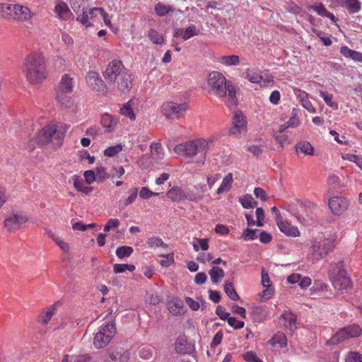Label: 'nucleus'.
Returning a JSON list of instances; mask_svg holds the SVG:
<instances>
[{"label": "nucleus", "mask_w": 362, "mask_h": 362, "mask_svg": "<svg viewBox=\"0 0 362 362\" xmlns=\"http://www.w3.org/2000/svg\"><path fill=\"white\" fill-rule=\"evenodd\" d=\"M206 90L209 94L224 98L227 105H236V91L232 82L218 71H212L208 76Z\"/></svg>", "instance_id": "obj_1"}, {"label": "nucleus", "mask_w": 362, "mask_h": 362, "mask_svg": "<svg viewBox=\"0 0 362 362\" xmlns=\"http://www.w3.org/2000/svg\"><path fill=\"white\" fill-rule=\"evenodd\" d=\"M69 127L62 122H51L45 125L35 134L33 139L38 146H47L57 148L62 146Z\"/></svg>", "instance_id": "obj_2"}, {"label": "nucleus", "mask_w": 362, "mask_h": 362, "mask_svg": "<svg viewBox=\"0 0 362 362\" xmlns=\"http://www.w3.org/2000/svg\"><path fill=\"white\" fill-rule=\"evenodd\" d=\"M23 71L26 79L31 83H37L46 78L44 57L37 52H33L25 59Z\"/></svg>", "instance_id": "obj_3"}, {"label": "nucleus", "mask_w": 362, "mask_h": 362, "mask_svg": "<svg viewBox=\"0 0 362 362\" xmlns=\"http://www.w3.org/2000/svg\"><path fill=\"white\" fill-rule=\"evenodd\" d=\"M73 79L68 74H64L59 83L56 93V99L62 107L63 110L68 112L81 111L78 105H74L73 100L66 94L73 90Z\"/></svg>", "instance_id": "obj_4"}, {"label": "nucleus", "mask_w": 362, "mask_h": 362, "mask_svg": "<svg viewBox=\"0 0 362 362\" xmlns=\"http://www.w3.org/2000/svg\"><path fill=\"white\" fill-rule=\"evenodd\" d=\"M328 276L333 286L338 290L351 287V281L344 268L343 262H332L328 269Z\"/></svg>", "instance_id": "obj_5"}, {"label": "nucleus", "mask_w": 362, "mask_h": 362, "mask_svg": "<svg viewBox=\"0 0 362 362\" xmlns=\"http://www.w3.org/2000/svg\"><path fill=\"white\" fill-rule=\"evenodd\" d=\"M310 255L313 261L324 259L335 247L334 240L330 238L320 236L312 239L310 242Z\"/></svg>", "instance_id": "obj_6"}, {"label": "nucleus", "mask_w": 362, "mask_h": 362, "mask_svg": "<svg viewBox=\"0 0 362 362\" xmlns=\"http://www.w3.org/2000/svg\"><path fill=\"white\" fill-rule=\"evenodd\" d=\"M207 146L208 142L206 140L196 139L176 145L174 151L177 154L183 156H192L198 153H202L203 155L202 162L204 163Z\"/></svg>", "instance_id": "obj_7"}, {"label": "nucleus", "mask_w": 362, "mask_h": 362, "mask_svg": "<svg viewBox=\"0 0 362 362\" xmlns=\"http://www.w3.org/2000/svg\"><path fill=\"white\" fill-rule=\"evenodd\" d=\"M116 332L115 324L110 322L100 327L99 331L95 334L93 344L98 349L105 346L110 342Z\"/></svg>", "instance_id": "obj_8"}, {"label": "nucleus", "mask_w": 362, "mask_h": 362, "mask_svg": "<svg viewBox=\"0 0 362 362\" xmlns=\"http://www.w3.org/2000/svg\"><path fill=\"white\" fill-rule=\"evenodd\" d=\"M361 328L356 325H352L345 327L338 331L332 338V343H341L349 338L358 337L361 334Z\"/></svg>", "instance_id": "obj_9"}, {"label": "nucleus", "mask_w": 362, "mask_h": 362, "mask_svg": "<svg viewBox=\"0 0 362 362\" xmlns=\"http://www.w3.org/2000/svg\"><path fill=\"white\" fill-rule=\"evenodd\" d=\"M127 70L121 60L114 59L107 65L103 76L107 83H115L117 77Z\"/></svg>", "instance_id": "obj_10"}, {"label": "nucleus", "mask_w": 362, "mask_h": 362, "mask_svg": "<svg viewBox=\"0 0 362 362\" xmlns=\"http://www.w3.org/2000/svg\"><path fill=\"white\" fill-rule=\"evenodd\" d=\"M28 218L23 214H11L4 220V226L10 232H14L25 223Z\"/></svg>", "instance_id": "obj_11"}, {"label": "nucleus", "mask_w": 362, "mask_h": 362, "mask_svg": "<svg viewBox=\"0 0 362 362\" xmlns=\"http://www.w3.org/2000/svg\"><path fill=\"white\" fill-rule=\"evenodd\" d=\"M349 200L341 197H332L329 201V207L332 212L337 216L343 214L349 207Z\"/></svg>", "instance_id": "obj_12"}, {"label": "nucleus", "mask_w": 362, "mask_h": 362, "mask_svg": "<svg viewBox=\"0 0 362 362\" xmlns=\"http://www.w3.org/2000/svg\"><path fill=\"white\" fill-rule=\"evenodd\" d=\"M11 18L18 21H28L32 18L33 13L30 10L20 4H11Z\"/></svg>", "instance_id": "obj_13"}, {"label": "nucleus", "mask_w": 362, "mask_h": 362, "mask_svg": "<svg viewBox=\"0 0 362 362\" xmlns=\"http://www.w3.org/2000/svg\"><path fill=\"white\" fill-rule=\"evenodd\" d=\"M86 81L92 89L98 92L104 93L107 91V86L97 72H89L86 76Z\"/></svg>", "instance_id": "obj_14"}, {"label": "nucleus", "mask_w": 362, "mask_h": 362, "mask_svg": "<svg viewBox=\"0 0 362 362\" xmlns=\"http://www.w3.org/2000/svg\"><path fill=\"white\" fill-rule=\"evenodd\" d=\"M114 84H117L118 89L121 92H129L132 87V78L130 71L128 69L122 71V74L117 77Z\"/></svg>", "instance_id": "obj_15"}, {"label": "nucleus", "mask_w": 362, "mask_h": 362, "mask_svg": "<svg viewBox=\"0 0 362 362\" xmlns=\"http://www.w3.org/2000/svg\"><path fill=\"white\" fill-rule=\"evenodd\" d=\"M247 119L245 115H234L232 118V126L229 132L237 135L247 130Z\"/></svg>", "instance_id": "obj_16"}, {"label": "nucleus", "mask_w": 362, "mask_h": 362, "mask_svg": "<svg viewBox=\"0 0 362 362\" xmlns=\"http://www.w3.org/2000/svg\"><path fill=\"white\" fill-rule=\"evenodd\" d=\"M276 224L279 230L286 236L296 238L300 235V233L298 227L291 225L288 221L284 219L278 221Z\"/></svg>", "instance_id": "obj_17"}, {"label": "nucleus", "mask_w": 362, "mask_h": 362, "mask_svg": "<svg viewBox=\"0 0 362 362\" xmlns=\"http://www.w3.org/2000/svg\"><path fill=\"white\" fill-rule=\"evenodd\" d=\"M130 356L129 350L122 347H117L109 354V358L113 362H127Z\"/></svg>", "instance_id": "obj_18"}, {"label": "nucleus", "mask_w": 362, "mask_h": 362, "mask_svg": "<svg viewBox=\"0 0 362 362\" xmlns=\"http://www.w3.org/2000/svg\"><path fill=\"white\" fill-rule=\"evenodd\" d=\"M100 122L105 128V132H113L119 122V118L117 115H102Z\"/></svg>", "instance_id": "obj_19"}, {"label": "nucleus", "mask_w": 362, "mask_h": 362, "mask_svg": "<svg viewBox=\"0 0 362 362\" xmlns=\"http://www.w3.org/2000/svg\"><path fill=\"white\" fill-rule=\"evenodd\" d=\"M279 320L285 329L293 332L296 328V316L291 311H285Z\"/></svg>", "instance_id": "obj_20"}, {"label": "nucleus", "mask_w": 362, "mask_h": 362, "mask_svg": "<svg viewBox=\"0 0 362 362\" xmlns=\"http://www.w3.org/2000/svg\"><path fill=\"white\" fill-rule=\"evenodd\" d=\"M143 111L142 105L137 98H132L120 107L119 113H137Z\"/></svg>", "instance_id": "obj_21"}, {"label": "nucleus", "mask_w": 362, "mask_h": 362, "mask_svg": "<svg viewBox=\"0 0 362 362\" xmlns=\"http://www.w3.org/2000/svg\"><path fill=\"white\" fill-rule=\"evenodd\" d=\"M186 103L177 104L173 102H167L161 106L162 113H180L188 110Z\"/></svg>", "instance_id": "obj_22"}, {"label": "nucleus", "mask_w": 362, "mask_h": 362, "mask_svg": "<svg viewBox=\"0 0 362 362\" xmlns=\"http://www.w3.org/2000/svg\"><path fill=\"white\" fill-rule=\"evenodd\" d=\"M246 78L248 79L250 82L254 83H263L264 86L272 81V77L269 76L266 74L262 75L259 72H255L248 70L246 73Z\"/></svg>", "instance_id": "obj_23"}, {"label": "nucleus", "mask_w": 362, "mask_h": 362, "mask_svg": "<svg viewBox=\"0 0 362 362\" xmlns=\"http://www.w3.org/2000/svg\"><path fill=\"white\" fill-rule=\"evenodd\" d=\"M282 120L285 122L279 127L280 133H283L288 128L297 127L300 124V120L297 115H287Z\"/></svg>", "instance_id": "obj_24"}, {"label": "nucleus", "mask_w": 362, "mask_h": 362, "mask_svg": "<svg viewBox=\"0 0 362 362\" xmlns=\"http://www.w3.org/2000/svg\"><path fill=\"white\" fill-rule=\"evenodd\" d=\"M294 93L299 98L301 105L310 112H315V109L313 107L311 102L308 98V94L300 90V89H294Z\"/></svg>", "instance_id": "obj_25"}, {"label": "nucleus", "mask_w": 362, "mask_h": 362, "mask_svg": "<svg viewBox=\"0 0 362 362\" xmlns=\"http://www.w3.org/2000/svg\"><path fill=\"white\" fill-rule=\"evenodd\" d=\"M74 180V187L75 189L85 194H89L93 190V187L86 185V181H84L79 175H74L72 177Z\"/></svg>", "instance_id": "obj_26"}, {"label": "nucleus", "mask_w": 362, "mask_h": 362, "mask_svg": "<svg viewBox=\"0 0 362 362\" xmlns=\"http://www.w3.org/2000/svg\"><path fill=\"white\" fill-rule=\"evenodd\" d=\"M168 308L173 315H180L183 313V302L179 298H173L168 301Z\"/></svg>", "instance_id": "obj_27"}, {"label": "nucleus", "mask_w": 362, "mask_h": 362, "mask_svg": "<svg viewBox=\"0 0 362 362\" xmlns=\"http://www.w3.org/2000/svg\"><path fill=\"white\" fill-rule=\"evenodd\" d=\"M167 197L173 202H180L185 199L187 196L185 192L180 187H174L166 194Z\"/></svg>", "instance_id": "obj_28"}, {"label": "nucleus", "mask_w": 362, "mask_h": 362, "mask_svg": "<svg viewBox=\"0 0 362 362\" xmlns=\"http://www.w3.org/2000/svg\"><path fill=\"white\" fill-rule=\"evenodd\" d=\"M296 151L298 154L302 153L305 156H310L313 155L314 148L308 141H303L296 145Z\"/></svg>", "instance_id": "obj_29"}, {"label": "nucleus", "mask_w": 362, "mask_h": 362, "mask_svg": "<svg viewBox=\"0 0 362 362\" xmlns=\"http://www.w3.org/2000/svg\"><path fill=\"white\" fill-rule=\"evenodd\" d=\"M217 62L227 66H237L240 64V57L235 54L221 56L217 58Z\"/></svg>", "instance_id": "obj_30"}, {"label": "nucleus", "mask_w": 362, "mask_h": 362, "mask_svg": "<svg viewBox=\"0 0 362 362\" xmlns=\"http://www.w3.org/2000/svg\"><path fill=\"white\" fill-rule=\"evenodd\" d=\"M233 181V174L230 173H228L223 177L221 185L217 189L216 193L218 194H221L224 192L229 191L232 187Z\"/></svg>", "instance_id": "obj_31"}, {"label": "nucleus", "mask_w": 362, "mask_h": 362, "mask_svg": "<svg viewBox=\"0 0 362 362\" xmlns=\"http://www.w3.org/2000/svg\"><path fill=\"white\" fill-rule=\"evenodd\" d=\"M54 11L61 19L66 20L70 15V10L64 2H59L55 5Z\"/></svg>", "instance_id": "obj_32"}, {"label": "nucleus", "mask_w": 362, "mask_h": 362, "mask_svg": "<svg viewBox=\"0 0 362 362\" xmlns=\"http://www.w3.org/2000/svg\"><path fill=\"white\" fill-rule=\"evenodd\" d=\"M57 309V304H53L49 307L46 310L41 313L40 315V321L43 324H47L52 319Z\"/></svg>", "instance_id": "obj_33"}, {"label": "nucleus", "mask_w": 362, "mask_h": 362, "mask_svg": "<svg viewBox=\"0 0 362 362\" xmlns=\"http://www.w3.org/2000/svg\"><path fill=\"white\" fill-rule=\"evenodd\" d=\"M209 274L214 284L218 283L221 279L225 276L223 269L217 266L213 267L212 269L209 270Z\"/></svg>", "instance_id": "obj_34"}, {"label": "nucleus", "mask_w": 362, "mask_h": 362, "mask_svg": "<svg viewBox=\"0 0 362 362\" xmlns=\"http://www.w3.org/2000/svg\"><path fill=\"white\" fill-rule=\"evenodd\" d=\"M239 202L245 209H252L257 206V202L250 194H245L239 198Z\"/></svg>", "instance_id": "obj_35"}, {"label": "nucleus", "mask_w": 362, "mask_h": 362, "mask_svg": "<svg viewBox=\"0 0 362 362\" xmlns=\"http://www.w3.org/2000/svg\"><path fill=\"white\" fill-rule=\"evenodd\" d=\"M272 345L278 344L280 347H285L287 345V339L284 333L278 332L269 341Z\"/></svg>", "instance_id": "obj_36"}, {"label": "nucleus", "mask_w": 362, "mask_h": 362, "mask_svg": "<svg viewBox=\"0 0 362 362\" xmlns=\"http://www.w3.org/2000/svg\"><path fill=\"white\" fill-rule=\"evenodd\" d=\"M180 33L182 34V38L185 40L189 39L190 37L198 35L199 30L194 25H189L185 30L182 29L179 30L176 33V35H179Z\"/></svg>", "instance_id": "obj_37"}, {"label": "nucleus", "mask_w": 362, "mask_h": 362, "mask_svg": "<svg viewBox=\"0 0 362 362\" xmlns=\"http://www.w3.org/2000/svg\"><path fill=\"white\" fill-rule=\"evenodd\" d=\"M146 243L149 247H162L165 249L168 248V245L165 243L163 240L159 237H151L146 240Z\"/></svg>", "instance_id": "obj_38"}, {"label": "nucleus", "mask_w": 362, "mask_h": 362, "mask_svg": "<svg viewBox=\"0 0 362 362\" xmlns=\"http://www.w3.org/2000/svg\"><path fill=\"white\" fill-rule=\"evenodd\" d=\"M90 359V357L87 355H79V356H69L66 355L62 362H88Z\"/></svg>", "instance_id": "obj_39"}, {"label": "nucleus", "mask_w": 362, "mask_h": 362, "mask_svg": "<svg viewBox=\"0 0 362 362\" xmlns=\"http://www.w3.org/2000/svg\"><path fill=\"white\" fill-rule=\"evenodd\" d=\"M133 247L130 246H121L116 250V255L119 259L129 257L133 253Z\"/></svg>", "instance_id": "obj_40"}, {"label": "nucleus", "mask_w": 362, "mask_h": 362, "mask_svg": "<svg viewBox=\"0 0 362 362\" xmlns=\"http://www.w3.org/2000/svg\"><path fill=\"white\" fill-rule=\"evenodd\" d=\"M224 291L228 295V296L233 300H239L240 297L236 293L233 285L230 282H226L224 286Z\"/></svg>", "instance_id": "obj_41"}, {"label": "nucleus", "mask_w": 362, "mask_h": 362, "mask_svg": "<svg viewBox=\"0 0 362 362\" xmlns=\"http://www.w3.org/2000/svg\"><path fill=\"white\" fill-rule=\"evenodd\" d=\"M187 340L183 337H180L177 339L175 346L177 353L185 354L187 351Z\"/></svg>", "instance_id": "obj_42"}, {"label": "nucleus", "mask_w": 362, "mask_h": 362, "mask_svg": "<svg viewBox=\"0 0 362 362\" xmlns=\"http://www.w3.org/2000/svg\"><path fill=\"white\" fill-rule=\"evenodd\" d=\"M194 240L192 245L195 251H199V248L204 251L209 249V238H194Z\"/></svg>", "instance_id": "obj_43"}, {"label": "nucleus", "mask_w": 362, "mask_h": 362, "mask_svg": "<svg viewBox=\"0 0 362 362\" xmlns=\"http://www.w3.org/2000/svg\"><path fill=\"white\" fill-rule=\"evenodd\" d=\"M135 269L136 267L134 265L128 264H115L113 266V271L115 274L123 273L126 270L133 272Z\"/></svg>", "instance_id": "obj_44"}, {"label": "nucleus", "mask_w": 362, "mask_h": 362, "mask_svg": "<svg viewBox=\"0 0 362 362\" xmlns=\"http://www.w3.org/2000/svg\"><path fill=\"white\" fill-rule=\"evenodd\" d=\"M342 158L355 163L362 170V156L346 153L342 156Z\"/></svg>", "instance_id": "obj_45"}, {"label": "nucleus", "mask_w": 362, "mask_h": 362, "mask_svg": "<svg viewBox=\"0 0 362 362\" xmlns=\"http://www.w3.org/2000/svg\"><path fill=\"white\" fill-rule=\"evenodd\" d=\"M155 11L158 16H163L170 13V11H173L174 8H173V6H165L163 4L159 3L156 5Z\"/></svg>", "instance_id": "obj_46"}, {"label": "nucleus", "mask_w": 362, "mask_h": 362, "mask_svg": "<svg viewBox=\"0 0 362 362\" xmlns=\"http://www.w3.org/2000/svg\"><path fill=\"white\" fill-rule=\"evenodd\" d=\"M320 95L324 99L327 105L332 107L333 110L337 109V104L332 100L333 95L331 93H329L327 91L321 90L320 92Z\"/></svg>", "instance_id": "obj_47"}, {"label": "nucleus", "mask_w": 362, "mask_h": 362, "mask_svg": "<svg viewBox=\"0 0 362 362\" xmlns=\"http://www.w3.org/2000/svg\"><path fill=\"white\" fill-rule=\"evenodd\" d=\"M327 184L333 189H337L341 186V179L336 175H331L328 177Z\"/></svg>", "instance_id": "obj_48"}, {"label": "nucleus", "mask_w": 362, "mask_h": 362, "mask_svg": "<svg viewBox=\"0 0 362 362\" xmlns=\"http://www.w3.org/2000/svg\"><path fill=\"white\" fill-rule=\"evenodd\" d=\"M160 257H164L166 259H163L160 262V264L163 267H168L174 263V253L170 252L168 254H160Z\"/></svg>", "instance_id": "obj_49"}, {"label": "nucleus", "mask_w": 362, "mask_h": 362, "mask_svg": "<svg viewBox=\"0 0 362 362\" xmlns=\"http://www.w3.org/2000/svg\"><path fill=\"white\" fill-rule=\"evenodd\" d=\"M148 37L155 44L161 45L163 42V36L154 29H151L148 31Z\"/></svg>", "instance_id": "obj_50"}, {"label": "nucleus", "mask_w": 362, "mask_h": 362, "mask_svg": "<svg viewBox=\"0 0 362 362\" xmlns=\"http://www.w3.org/2000/svg\"><path fill=\"white\" fill-rule=\"evenodd\" d=\"M122 151V146L117 144L115 146H110L105 149L104 155L107 157H112Z\"/></svg>", "instance_id": "obj_51"}, {"label": "nucleus", "mask_w": 362, "mask_h": 362, "mask_svg": "<svg viewBox=\"0 0 362 362\" xmlns=\"http://www.w3.org/2000/svg\"><path fill=\"white\" fill-rule=\"evenodd\" d=\"M11 16V4H0V18H10Z\"/></svg>", "instance_id": "obj_52"}, {"label": "nucleus", "mask_w": 362, "mask_h": 362, "mask_svg": "<svg viewBox=\"0 0 362 362\" xmlns=\"http://www.w3.org/2000/svg\"><path fill=\"white\" fill-rule=\"evenodd\" d=\"M95 177L98 182H102L108 178V175L105 170V168L103 166L97 167L95 168Z\"/></svg>", "instance_id": "obj_53"}, {"label": "nucleus", "mask_w": 362, "mask_h": 362, "mask_svg": "<svg viewBox=\"0 0 362 362\" xmlns=\"http://www.w3.org/2000/svg\"><path fill=\"white\" fill-rule=\"evenodd\" d=\"M345 6L352 13H356L359 11L361 6L358 0H346Z\"/></svg>", "instance_id": "obj_54"}, {"label": "nucleus", "mask_w": 362, "mask_h": 362, "mask_svg": "<svg viewBox=\"0 0 362 362\" xmlns=\"http://www.w3.org/2000/svg\"><path fill=\"white\" fill-rule=\"evenodd\" d=\"M257 230L246 228L243 230L242 237L245 240H252L257 238L256 233Z\"/></svg>", "instance_id": "obj_55"}, {"label": "nucleus", "mask_w": 362, "mask_h": 362, "mask_svg": "<svg viewBox=\"0 0 362 362\" xmlns=\"http://www.w3.org/2000/svg\"><path fill=\"white\" fill-rule=\"evenodd\" d=\"M274 137L275 140L279 144L281 148H283L284 146L287 144L288 136L280 133L279 129L278 132H274Z\"/></svg>", "instance_id": "obj_56"}, {"label": "nucleus", "mask_w": 362, "mask_h": 362, "mask_svg": "<svg viewBox=\"0 0 362 362\" xmlns=\"http://www.w3.org/2000/svg\"><path fill=\"white\" fill-rule=\"evenodd\" d=\"M158 192H153L146 187H143L139 192L140 197L144 199H149L152 196H158Z\"/></svg>", "instance_id": "obj_57"}, {"label": "nucleus", "mask_w": 362, "mask_h": 362, "mask_svg": "<svg viewBox=\"0 0 362 362\" xmlns=\"http://www.w3.org/2000/svg\"><path fill=\"white\" fill-rule=\"evenodd\" d=\"M346 362H362V354L358 352H349Z\"/></svg>", "instance_id": "obj_58"}, {"label": "nucleus", "mask_w": 362, "mask_h": 362, "mask_svg": "<svg viewBox=\"0 0 362 362\" xmlns=\"http://www.w3.org/2000/svg\"><path fill=\"white\" fill-rule=\"evenodd\" d=\"M243 358L247 362H264L252 351H247L243 355Z\"/></svg>", "instance_id": "obj_59"}, {"label": "nucleus", "mask_w": 362, "mask_h": 362, "mask_svg": "<svg viewBox=\"0 0 362 362\" xmlns=\"http://www.w3.org/2000/svg\"><path fill=\"white\" fill-rule=\"evenodd\" d=\"M257 226H263L264 223V211L262 208H257L256 209Z\"/></svg>", "instance_id": "obj_60"}, {"label": "nucleus", "mask_w": 362, "mask_h": 362, "mask_svg": "<svg viewBox=\"0 0 362 362\" xmlns=\"http://www.w3.org/2000/svg\"><path fill=\"white\" fill-rule=\"evenodd\" d=\"M228 325L234 329H241L244 327L245 322L243 321L238 320L235 317H230L228 319Z\"/></svg>", "instance_id": "obj_61"}, {"label": "nucleus", "mask_w": 362, "mask_h": 362, "mask_svg": "<svg viewBox=\"0 0 362 362\" xmlns=\"http://www.w3.org/2000/svg\"><path fill=\"white\" fill-rule=\"evenodd\" d=\"M221 175L220 173H213L207 177L206 181L209 189H211L214 185L221 179Z\"/></svg>", "instance_id": "obj_62"}, {"label": "nucleus", "mask_w": 362, "mask_h": 362, "mask_svg": "<svg viewBox=\"0 0 362 362\" xmlns=\"http://www.w3.org/2000/svg\"><path fill=\"white\" fill-rule=\"evenodd\" d=\"M138 195V189L136 188H132L131 190V194L124 202V206H127L132 204L136 199Z\"/></svg>", "instance_id": "obj_63"}, {"label": "nucleus", "mask_w": 362, "mask_h": 362, "mask_svg": "<svg viewBox=\"0 0 362 362\" xmlns=\"http://www.w3.org/2000/svg\"><path fill=\"white\" fill-rule=\"evenodd\" d=\"M247 150L253 156H258L263 152L262 146L258 145H250L247 147Z\"/></svg>", "instance_id": "obj_64"}]
</instances>
